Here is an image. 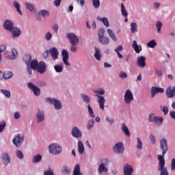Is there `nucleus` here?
Instances as JSON below:
<instances>
[{
	"label": "nucleus",
	"mask_w": 175,
	"mask_h": 175,
	"mask_svg": "<svg viewBox=\"0 0 175 175\" xmlns=\"http://www.w3.org/2000/svg\"><path fill=\"white\" fill-rule=\"evenodd\" d=\"M131 32L132 33H135V32H137V24L136 23H131Z\"/></svg>",
	"instance_id": "ea45409f"
},
{
	"label": "nucleus",
	"mask_w": 175,
	"mask_h": 175,
	"mask_svg": "<svg viewBox=\"0 0 175 175\" xmlns=\"http://www.w3.org/2000/svg\"><path fill=\"white\" fill-rule=\"evenodd\" d=\"M1 92L6 96V98H10L11 94L10 92L6 90H1Z\"/></svg>",
	"instance_id": "a18cd8bd"
},
{
	"label": "nucleus",
	"mask_w": 175,
	"mask_h": 175,
	"mask_svg": "<svg viewBox=\"0 0 175 175\" xmlns=\"http://www.w3.org/2000/svg\"><path fill=\"white\" fill-rule=\"evenodd\" d=\"M94 58H96L97 61H100L102 58V54H100V49L95 48Z\"/></svg>",
	"instance_id": "bb28decb"
},
{
	"label": "nucleus",
	"mask_w": 175,
	"mask_h": 175,
	"mask_svg": "<svg viewBox=\"0 0 175 175\" xmlns=\"http://www.w3.org/2000/svg\"><path fill=\"white\" fill-rule=\"evenodd\" d=\"M156 27L157 28V32H161V29L162 28V22L161 21L157 22Z\"/></svg>",
	"instance_id": "6e6d98bb"
},
{
	"label": "nucleus",
	"mask_w": 175,
	"mask_h": 175,
	"mask_svg": "<svg viewBox=\"0 0 175 175\" xmlns=\"http://www.w3.org/2000/svg\"><path fill=\"white\" fill-rule=\"evenodd\" d=\"M62 61L64 65H66V66H69V65H70V64L68 62V60L69 59V52L64 49L62 52Z\"/></svg>",
	"instance_id": "6e6552de"
},
{
	"label": "nucleus",
	"mask_w": 175,
	"mask_h": 175,
	"mask_svg": "<svg viewBox=\"0 0 175 175\" xmlns=\"http://www.w3.org/2000/svg\"><path fill=\"white\" fill-rule=\"evenodd\" d=\"M2 159L4 165H8V163H10V157H9V154H8V153H3Z\"/></svg>",
	"instance_id": "5701e85b"
},
{
	"label": "nucleus",
	"mask_w": 175,
	"mask_h": 175,
	"mask_svg": "<svg viewBox=\"0 0 175 175\" xmlns=\"http://www.w3.org/2000/svg\"><path fill=\"white\" fill-rule=\"evenodd\" d=\"M166 95L167 98H174L175 88H172V86H169L166 90Z\"/></svg>",
	"instance_id": "2eb2a0df"
},
{
	"label": "nucleus",
	"mask_w": 175,
	"mask_h": 175,
	"mask_svg": "<svg viewBox=\"0 0 175 175\" xmlns=\"http://www.w3.org/2000/svg\"><path fill=\"white\" fill-rule=\"evenodd\" d=\"M28 88L33 92L34 95L36 96H39L40 95V89L36 86H35L33 84L29 83H28Z\"/></svg>",
	"instance_id": "1a4fd4ad"
},
{
	"label": "nucleus",
	"mask_w": 175,
	"mask_h": 175,
	"mask_svg": "<svg viewBox=\"0 0 175 175\" xmlns=\"http://www.w3.org/2000/svg\"><path fill=\"white\" fill-rule=\"evenodd\" d=\"M73 175H83L81 172H80V165H76V166L74 168Z\"/></svg>",
	"instance_id": "c756f323"
},
{
	"label": "nucleus",
	"mask_w": 175,
	"mask_h": 175,
	"mask_svg": "<svg viewBox=\"0 0 175 175\" xmlns=\"http://www.w3.org/2000/svg\"><path fill=\"white\" fill-rule=\"evenodd\" d=\"M66 38L68 39L70 44L72 46H77L79 44L80 40H79V37L73 33H68L66 34Z\"/></svg>",
	"instance_id": "7ed1b4c3"
},
{
	"label": "nucleus",
	"mask_w": 175,
	"mask_h": 175,
	"mask_svg": "<svg viewBox=\"0 0 175 175\" xmlns=\"http://www.w3.org/2000/svg\"><path fill=\"white\" fill-rule=\"evenodd\" d=\"M12 142L16 147H21V144L24 142V135L17 134L14 137Z\"/></svg>",
	"instance_id": "20e7f679"
},
{
	"label": "nucleus",
	"mask_w": 175,
	"mask_h": 175,
	"mask_svg": "<svg viewBox=\"0 0 175 175\" xmlns=\"http://www.w3.org/2000/svg\"><path fill=\"white\" fill-rule=\"evenodd\" d=\"M49 152L53 155H58L62 152V148L57 144H51L49 146Z\"/></svg>",
	"instance_id": "f03ea898"
},
{
	"label": "nucleus",
	"mask_w": 175,
	"mask_h": 175,
	"mask_svg": "<svg viewBox=\"0 0 175 175\" xmlns=\"http://www.w3.org/2000/svg\"><path fill=\"white\" fill-rule=\"evenodd\" d=\"M124 100L127 105H129V103L133 100V94L130 90L126 91L124 95Z\"/></svg>",
	"instance_id": "0eeeda50"
},
{
	"label": "nucleus",
	"mask_w": 175,
	"mask_h": 175,
	"mask_svg": "<svg viewBox=\"0 0 175 175\" xmlns=\"http://www.w3.org/2000/svg\"><path fill=\"white\" fill-rule=\"evenodd\" d=\"M72 135L73 137H76L77 139H79V137H81L83 136V134L81 133V131L77 129V127H74L72 130Z\"/></svg>",
	"instance_id": "dca6fc26"
},
{
	"label": "nucleus",
	"mask_w": 175,
	"mask_h": 175,
	"mask_svg": "<svg viewBox=\"0 0 175 175\" xmlns=\"http://www.w3.org/2000/svg\"><path fill=\"white\" fill-rule=\"evenodd\" d=\"M32 59V56L31 55H25L23 57V61L25 62V64H28L31 60Z\"/></svg>",
	"instance_id": "37998d69"
},
{
	"label": "nucleus",
	"mask_w": 175,
	"mask_h": 175,
	"mask_svg": "<svg viewBox=\"0 0 175 175\" xmlns=\"http://www.w3.org/2000/svg\"><path fill=\"white\" fill-rule=\"evenodd\" d=\"M124 144L118 142L113 146V151L116 154H122L124 152Z\"/></svg>",
	"instance_id": "423d86ee"
},
{
	"label": "nucleus",
	"mask_w": 175,
	"mask_h": 175,
	"mask_svg": "<svg viewBox=\"0 0 175 175\" xmlns=\"http://www.w3.org/2000/svg\"><path fill=\"white\" fill-rule=\"evenodd\" d=\"M37 122H42L44 121V112L38 111V113L36 114Z\"/></svg>",
	"instance_id": "4be33fe9"
},
{
	"label": "nucleus",
	"mask_w": 175,
	"mask_h": 175,
	"mask_svg": "<svg viewBox=\"0 0 175 175\" xmlns=\"http://www.w3.org/2000/svg\"><path fill=\"white\" fill-rule=\"evenodd\" d=\"M137 148H138V150L143 149V142H142L140 137H137Z\"/></svg>",
	"instance_id": "4c0bfd02"
},
{
	"label": "nucleus",
	"mask_w": 175,
	"mask_h": 175,
	"mask_svg": "<svg viewBox=\"0 0 175 175\" xmlns=\"http://www.w3.org/2000/svg\"><path fill=\"white\" fill-rule=\"evenodd\" d=\"M13 77V72L11 71H5L3 75V79L5 80H9V79H12Z\"/></svg>",
	"instance_id": "a878e982"
},
{
	"label": "nucleus",
	"mask_w": 175,
	"mask_h": 175,
	"mask_svg": "<svg viewBox=\"0 0 175 175\" xmlns=\"http://www.w3.org/2000/svg\"><path fill=\"white\" fill-rule=\"evenodd\" d=\"M160 148L162 150V155H158L159 159V171L161 172L160 175H169L167 169L165 167V154L167 152L169 148L167 147V141L163 138L160 141Z\"/></svg>",
	"instance_id": "f257e3e1"
},
{
	"label": "nucleus",
	"mask_w": 175,
	"mask_h": 175,
	"mask_svg": "<svg viewBox=\"0 0 175 175\" xmlns=\"http://www.w3.org/2000/svg\"><path fill=\"white\" fill-rule=\"evenodd\" d=\"M165 90L162 88L152 87L151 89V96L154 98L157 94H163Z\"/></svg>",
	"instance_id": "9d476101"
},
{
	"label": "nucleus",
	"mask_w": 175,
	"mask_h": 175,
	"mask_svg": "<svg viewBox=\"0 0 175 175\" xmlns=\"http://www.w3.org/2000/svg\"><path fill=\"white\" fill-rule=\"evenodd\" d=\"M49 54H50V51H45L43 53V57L44 59H47L49 58Z\"/></svg>",
	"instance_id": "0e129e2a"
},
{
	"label": "nucleus",
	"mask_w": 175,
	"mask_h": 175,
	"mask_svg": "<svg viewBox=\"0 0 175 175\" xmlns=\"http://www.w3.org/2000/svg\"><path fill=\"white\" fill-rule=\"evenodd\" d=\"M94 124H95V120H94V119L89 120L88 123V129H92L94 126Z\"/></svg>",
	"instance_id": "603ef678"
},
{
	"label": "nucleus",
	"mask_w": 175,
	"mask_h": 175,
	"mask_svg": "<svg viewBox=\"0 0 175 175\" xmlns=\"http://www.w3.org/2000/svg\"><path fill=\"white\" fill-rule=\"evenodd\" d=\"M44 175H54V172L51 170H46L44 172Z\"/></svg>",
	"instance_id": "69168bd1"
},
{
	"label": "nucleus",
	"mask_w": 175,
	"mask_h": 175,
	"mask_svg": "<svg viewBox=\"0 0 175 175\" xmlns=\"http://www.w3.org/2000/svg\"><path fill=\"white\" fill-rule=\"evenodd\" d=\"M51 38H53V35L51 34V33H50V31H48L45 35V39L46 40H51Z\"/></svg>",
	"instance_id": "4d7b16f0"
},
{
	"label": "nucleus",
	"mask_w": 175,
	"mask_h": 175,
	"mask_svg": "<svg viewBox=\"0 0 175 175\" xmlns=\"http://www.w3.org/2000/svg\"><path fill=\"white\" fill-rule=\"evenodd\" d=\"M119 77H120V79H126V77H128V75H126V72H121L119 74Z\"/></svg>",
	"instance_id": "13d9d810"
},
{
	"label": "nucleus",
	"mask_w": 175,
	"mask_h": 175,
	"mask_svg": "<svg viewBox=\"0 0 175 175\" xmlns=\"http://www.w3.org/2000/svg\"><path fill=\"white\" fill-rule=\"evenodd\" d=\"M153 122H154V124H156V125L161 126V125H162V124H163V118L159 117V116H154Z\"/></svg>",
	"instance_id": "aec40b11"
},
{
	"label": "nucleus",
	"mask_w": 175,
	"mask_h": 175,
	"mask_svg": "<svg viewBox=\"0 0 175 175\" xmlns=\"http://www.w3.org/2000/svg\"><path fill=\"white\" fill-rule=\"evenodd\" d=\"M42 161V155L38 154L33 157L32 162L33 163H38V162H40Z\"/></svg>",
	"instance_id": "e433bc0d"
},
{
	"label": "nucleus",
	"mask_w": 175,
	"mask_h": 175,
	"mask_svg": "<svg viewBox=\"0 0 175 175\" xmlns=\"http://www.w3.org/2000/svg\"><path fill=\"white\" fill-rule=\"evenodd\" d=\"M98 39L105 36V29L104 28L100 29L98 30Z\"/></svg>",
	"instance_id": "8fccbe9b"
},
{
	"label": "nucleus",
	"mask_w": 175,
	"mask_h": 175,
	"mask_svg": "<svg viewBox=\"0 0 175 175\" xmlns=\"http://www.w3.org/2000/svg\"><path fill=\"white\" fill-rule=\"evenodd\" d=\"M31 69H33V70H36L38 68V66L39 65V62H38V60L33 59L31 62Z\"/></svg>",
	"instance_id": "2f4dec72"
},
{
	"label": "nucleus",
	"mask_w": 175,
	"mask_h": 175,
	"mask_svg": "<svg viewBox=\"0 0 175 175\" xmlns=\"http://www.w3.org/2000/svg\"><path fill=\"white\" fill-rule=\"evenodd\" d=\"M150 139L151 140L152 144H155L157 139H155V136H154V135L151 134L150 135Z\"/></svg>",
	"instance_id": "680f3d73"
},
{
	"label": "nucleus",
	"mask_w": 175,
	"mask_h": 175,
	"mask_svg": "<svg viewBox=\"0 0 175 175\" xmlns=\"http://www.w3.org/2000/svg\"><path fill=\"white\" fill-rule=\"evenodd\" d=\"M138 66L139 68H144L146 66V57L144 56H140L137 59Z\"/></svg>",
	"instance_id": "f3484780"
},
{
	"label": "nucleus",
	"mask_w": 175,
	"mask_h": 175,
	"mask_svg": "<svg viewBox=\"0 0 175 175\" xmlns=\"http://www.w3.org/2000/svg\"><path fill=\"white\" fill-rule=\"evenodd\" d=\"M132 47L133 50H135V53H137V54H139V53H140V51H142V46H139V45L137 44V41L136 40L133 41Z\"/></svg>",
	"instance_id": "412c9836"
},
{
	"label": "nucleus",
	"mask_w": 175,
	"mask_h": 175,
	"mask_svg": "<svg viewBox=\"0 0 175 175\" xmlns=\"http://www.w3.org/2000/svg\"><path fill=\"white\" fill-rule=\"evenodd\" d=\"M6 50V45H1L0 46V62L2 61V53Z\"/></svg>",
	"instance_id": "09e8293b"
},
{
	"label": "nucleus",
	"mask_w": 175,
	"mask_h": 175,
	"mask_svg": "<svg viewBox=\"0 0 175 175\" xmlns=\"http://www.w3.org/2000/svg\"><path fill=\"white\" fill-rule=\"evenodd\" d=\"M36 70H37L38 73H41V75L44 73V72H46V63L40 62L38 63V66H37V68H36Z\"/></svg>",
	"instance_id": "9b49d317"
},
{
	"label": "nucleus",
	"mask_w": 175,
	"mask_h": 175,
	"mask_svg": "<svg viewBox=\"0 0 175 175\" xmlns=\"http://www.w3.org/2000/svg\"><path fill=\"white\" fill-rule=\"evenodd\" d=\"M16 157L19 159H23L24 158V154H23V152L21 150H16Z\"/></svg>",
	"instance_id": "864d4df0"
},
{
	"label": "nucleus",
	"mask_w": 175,
	"mask_h": 175,
	"mask_svg": "<svg viewBox=\"0 0 175 175\" xmlns=\"http://www.w3.org/2000/svg\"><path fill=\"white\" fill-rule=\"evenodd\" d=\"M171 170H175V159H172V160Z\"/></svg>",
	"instance_id": "338daca9"
},
{
	"label": "nucleus",
	"mask_w": 175,
	"mask_h": 175,
	"mask_svg": "<svg viewBox=\"0 0 175 175\" xmlns=\"http://www.w3.org/2000/svg\"><path fill=\"white\" fill-rule=\"evenodd\" d=\"M107 33L109 35L110 38L112 39V40H113V42H117V37H116V34H114L113 30L108 29Z\"/></svg>",
	"instance_id": "c85d7f7f"
},
{
	"label": "nucleus",
	"mask_w": 175,
	"mask_h": 175,
	"mask_svg": "<svg viewBox=\"0 0 175 175\" xmlns=\"http://www.w3.org/2000/svg\"><path fill=\"white\" fill-rule=\"evenodd\" d=\"M121 12L123 17H128V12H126V10H125V5L124 3L121 4Z\"/></svg>",
	"instance_id": "72a5a7b5"
},
{
	"label": "nucleus",
	"mask_w": 175,
	"mask_h": 175,
	"mask_svg": "<svg viewBox=\"0 0 175 175\" xmlns=\"http://www.w3.org/2000/svg\"><path fill=\"white\" fill-rule=\"evenodd\" d=\"M62 172V173H70V168L68 167L67 166H64Z\"/></svg>",
	"instance_id": "bf43d9fd"
},
{
	"label": "nucleus",
	"mask_w": 175,
	"mask_h": 175,
	"mask_svg": "<svg viewBox=\"0 0 175 175\" xmlns=\"http://www.w3.org/2000/svg\"><path fill=\"white\" fill-rule=\"evenodd\" d=\"M81 98L83 102H85V103H90V99L88 96H87L86 94H81Z\"/></svg>",
	"instance_id": "49530a36"
},
{
	"label": "nucleus",
	"mask_w": 175,
	"mask_h": 175,
	"mask_svg": "<svg viewBox=\"0 0 175 175\" xmlns=\"http://www.w3.org/2000/svg\"><path fill=\"white\" fill-rule=\"evenodd\" d=\"M26 8L29 10V12H33L35 10V6H33V4H31L30 3H26Z\"/></svg>",
	"instance_id": "79ce46f5"
},
{
	"label": "nucleus",
	"mask_w": 175,
	"mask_h": 175,
	"mask_svg": "<svg viewBox=\"0 0 175 175\" xmlns=\"http://www.w3.org/2000/svg\"><path fill=\"white\" fill-rule=\"evenodd\" d=\"M98 40L101 44H107L108 43H110V38L107 37H100L98 38Z\"/></svg>",
	"instance_id": "393cba45"
},
{
	"label": "nucleus",
	"mask_w": 175,
	"mask_h": 175,
	"mask_svg": "<svg viewBox=\"0 0 175 175\" xmlns=\"http://www.w3.org/2000/svg\"><path fill=\"white\" fill-rule=\"evenodd\" d=\"M96 94H99V95H105V90H96L94 91Z\"/></svg>",
	"instance_id": "774afa93"
},
{
	"label": "nucleus",
	"mask_w": 175,
	"mask_h": 175,
	"mask_svg": "<svg viewBox=\"0 0 175 175\" xmlns=\"http://www.w3.org/2000/svg\"><path fill=\"white\" fill-rule=\"evenodd\" d=\"M13 5L16 8L18 13H19L20 16H23V12H21V10H20V3L17 1L13 2Z\"/></svg>",
	"instance_id": "473e14b6"
},
{
	"label": "nucleus",
	"mask_w": 175,
	"mask_h": 175,
	"mask_svg": "<svg viewBox=\"0 0 175 175\" xmlns=\"http://www.w3.org/2000/svg\"><path fill=\"white\" fill-rule=\"evenodd\" d=\"M103 172H107V167H105L104 163H101L98 166V173H103Z\"/></svg>",
	"instance_id": "c9c22d12"
},
{
	"label": "nucleus",
	"mask_w": 175,
	"mask_h": 175,
	"mask_svg": "<svg viewBox=\"0 0 175 175\" xmlns=\"http://www.w3.org/2000/svg\"><path fill=\"white\" fill-rule=\"evenodd\" d=\"M88 109L90 117H92V118H95V113H94V109L91 107V105H88Z\"/></svg>",
	"instance_id": "f704fd0d"
},
{
	"label": "nucleus",
	"mask_w": 175,
	"mask_h": 175,
	"mask_svg": "<svg viewBox=\"0 0 175 175\" xmlns=\"http://www.w3.org/2000/svg\"><path fill=\"white\" fill-rule=\"evenodd\" d=\"M97 20H98V21H102V23L104 24V25H105L107 28L109 26V20L107 19V18H100L98 16Z\"/></svg>",
	"instance_id": "cd10ccee"
},
{
	"label": "nucleus",
	"mask_w": 175,
	"mask_h": 175,
	"mask_svg": "<svg viewBox=\"0 0 175 175\" xmlns=\"http://www.w3.org/2000/svg\"><path fill=\"white\" fill-rule=\"evenodd\" d=\"M92 3H93V6L96 9H98V8L100 6V1L99 0H93Z\"/></svg>",
	"instance_id": "3c124183"
},
{
	"label": "nucleus",
	"mask_w": 175,
	"mask_h": 175,
	"mask_svg": "<svg viewBox=\"0 0 175 175\" xmlns=\"http://www.w3.org/2000/svg\"><path fill=\"white\" fill-rule=\"evenodd\" d=\"M78 152L79 154H83V152H84V145L81 141L78 142Z\"/></svg>",
	"instance_id": "7c9ffc66"
},
{
	"label": "nucleus",
	"mask_w": 175,
	"mask_h": 175,
	"mask_svg": "<svg viewBox=\"0 0 175 175\" xmlns=\"http://www.w3.org/2000/svg\"><path fill=\"white\" fill-rule=\"evenodd\" d=\"M133 173V167L129 164L124 165V175H132Z\"/></svg>",
	"instance_id": "4468645a"
},
{
	"label": "nucleus",
	"mask_w": 175,
	"mask_h": 175,
	"mask_svg": "<svg viewBox=\"0 0 175 175\" xmlns=\"http://www.w3.org/2000/svg\"><path fill=\"white\" fill-rule=\"evenodd\" d=\"M49 54L51 55L53 61H55V59H58V49L55 47H53L51 49H49Z\"/></svg>",
	"instance_id": "ddd939ff"
},
{
	"label": "nucleus",
	"mask_w": 175,
	"mask_h": 175,
	"mask_svg": "<svg viewBox=\"0 0 175 175\" xmlns=\"http://www.w3.org/2000/svg\"><path fill=\"white\" fill-rule=\"evenodd\" d=\"M96 96H97V98H98L100 109H101V110H105V102H106V100H105V97L99 96V94H96Z\"/></svg>",
	"instance_id": "a211bd4d"
},
{
	"label": "nucleus",
	"mask_w": 175,
	"mask_h": 175,
	"mask_svg": "<svg viewBox=\"0 0 175 175\" xmlns=\"http://www.w3.org/2000/svg\"><path fill=\"white\" fill-rule=\"evenodd\" d=\"M46 100L50 102L51 105H54L55 110H61V109H62V103H61V101H59V100L47 98Z\"/></svg>",
	"instance_id": "39448f33"
},
{
	"label": "nucleus",
	"mask_w": 175,
	"mask_h": 175,
	"mask_svg": "<svg viewBox=\"0 0 175 175\" xmlns=\"http://www.w3.org/2000/svg\"><path fill=\"white\" fill-rule=\"evenodd\" d=\"M3 27L5 28V29H6L7 31H10V32L14 28V26L13 22H12V21L6 20L4 22Z\"/></svg>",
	"instance_id": "f8f14e48"
},
{
	"label": "nucleus",
	"mask_w": 175,
	"mask_h": 175,
	"mask_svg": "<svg viewBox=\"0 0 175 175\" xmlns=\"http://www.w3.org/2000/svg\"><path fill=\"white\" fill-rule=\"evenodd\" d=\"M40 14L42 16V17H48V16H50V13H49V11L43 10L40 12Z\"/></svg>",
	"instance_id": "de8ad7c7"
},
{
	"label": "nucleus",
	"mask_w": 175,
	"mask_h": 175,
	"mask_svg": "<svg viewBox=\"0 0 175 175\" xmlns=\"http://www.w3.org/2000/svg\"><path fill=\"white\" fill-rule=\"evenodd\" d=\"M122 131L124 132L126 136L131 137V133L129 132V129H128V126H126V125H125L124 123L122 124Z\"/></svg>",
	"instance_id": "b1692460"
},
{
	"label": "nucleus",
	"mask_w": 175,
	"mask_h": 175,
	"mask_svg": "<svg viewBox=\"0 0 175 175\" xmlns=\"http://www.w3.org/2000/svg\"><path fill=\"white\" fill-rule=\"evenodd\" d=\"M147 46L148 47H150V49H154V47H155V46H157V42H155L154 40H152L151 41H150L148 44Z\"/></svg>",
	"instance_id": "c03bdc74"
},
{
	"label": "nucleus",
	"mask_w": 175,
	"mask_h": 175,
	"mask_svg": "<svg viewBox=\"0 0 175 175\" xmlns=\"http://www.w3.org/2000/svg\"><path fill=\"white\" fill-rule=\"evenodd\" d=\"M11 51H12V58H13V59H14V58H16V57H17V55H18L17 51L14 49H12L11 50Z\"/></svg>",
	"instance_id": "052dcab7"
},
{
	"label": "nucleus",
	"mask_w": 175,
	"mask_h": 175,
	"mask_svg": "<svg viewBox=\"0 0 175 175\" xmlns=\"http://www.w3.org/2000/svg\"><path fill=\"white\" fill-rule=\"evenodd\" d=\"M52 29L56 33H58V24H55L52 26Z\"/></svg>",
	"instance_id": "e2e57ef3"
},
{
	"label": "nucleus",
	"mask_w": 175,
	"mask_h": 175,
	"mask_svg": "<svg viewBox=\"0 0 175 175\" xmlns=\"http://www.w3.org/2000/svg\"><path fill=\"white\" fill-rule=\"evenodd\" d=\"M10 32L12 33V38H18L21 35V30L17 27H14Z\"/></svg>",
	"instance_id": "6ab92c4d"
},
{
	"label": "nucleus",
	"mask_w": 175,
	"mask_h": 175,
	"mask_svg": "<svg viewBox=\"0 0 175 175\" xmlns=\"http://www.w3.org/2000/svg\"><path fill=\"white\" fill-rule=\"evenodd\" d=\"M54 69L57 73H61L62 70H64V66L63 65H56L54 66Z\"/></svg>",
	"instance_id": "58836bf2"
},
{
	"label": "nucleus",
	"mask_w": 175,
	"mask_h": 175,
	"mask_svg": "<svg viewBox=\"0 0 175 175\" xmlns=\"http://www.w3.org/2000/svg\"><path fill=\"white\" fill-rule=\"evenodd\" d=\"M5 128H6V122H3L2 123H0V133H1V132H3Z\"/></svg>",
	"instance_id": "5fc2aeb1"
},
{
	"label": "nucleus",
	"mask_w": 175,
	"mask_h": 175,
	"mask_svg": "<svg viewBox=\"0 0 175 175\" xmlns=\"http://www.w3.org/2000/svg\"><path fill=\"white\" fill-rule=\"evenodd\" d=\"M161 111H163L164 116H167V113H169V108L167 107V106H162L161 105Z\"/></svg>",
	"instance_id": "a19ab883"
}]
</instances>
